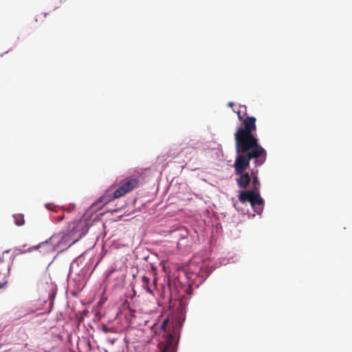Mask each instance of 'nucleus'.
I'll use <instances>...</instances> for the list:
<instances>
[{"mask_svg":"<svg viewBox=\"0 0 352 352\" xmlns=\"http://www.w3.org/2000/svg\"><path fill=\"white\" fill-rule=\"evenodd\" d=\"M85 222L82 220L74 221L68 224L65 231L52 235L49 239L41 243L36 248H46L45 252H53L59 248L63 242L69 239L73 241L68 245L69 247L77 241L85 233Z\"/></svg>","mask_w":352,"mask_h":352,"instance_id":"f257e3e1","label":"nucleus"},{"mask_svg":"<svg viewBox=\"0 0 352 352\" xmlns=\"http://www.w3.org/2000/svg\"><path fill=\"white\" fill-rule=\"evenodd\" d=\"M241 148L237 150L236 146V157L234 163L235 174H241L250 166V162L254 159L256 166L263 165L266 161L267 152L262 146H252L248 148L246 144H241Z\"/></svg>","mask_w":352,"mask_h":352,"instance_id":"f03ea898","label":"nucleus"},{"mask_svg":"<svg viewBox=\"0 0 352 352\" xmlns=\"http://www.w3.org/2000/svg\"><path fill=\"white\" fill-rule=\"evenodd\" d=\"M243 124L244 128L239 127L234 133L237 150L241 148V144H246L248 148H252V146H261L258 143V139L253 134L256 129V118L254 116L248 117L243 120Z\"/></svg>","mask_w":352,"mask_h":352,"instance_id":"7ed1b4c3","label":"nucleus"},{"mask_svg":"<svg viewBox=\"0 0 352 352\" xmlns=\"http://www.w3.org/2000/svg\"><path fill=\"white\" fill-rule=\"evenodd\" d=\"M252 178V188L246 191H241L239 199L243 204L250 202L253 210L257 214H261L264 208V200L260 194L261 183L258 175Z\"/></svg>","mask_w":352,"mask_h":352,"instance_id":"20e7f679","label":"nucleus"},{"mask_svg":"<svg viewBox=\"0 0 352 352\" xmlns=\"http://www.w3.org/2000/svg\"><path fill=\"white\" fill-rule=\"evenodd\" d=\"M140 180L136 177L126 178L122 182L121 186L113 192L111 195L109 192L101 196L96 202L92 204V208L100 207L99 205L107 204L113 199H117L124 196L134 188H137L139 185Z\"/></svg>","mask_w":352,"mask_h":352,"instance_id":"39448f33","label":"nucleus"},{"mask_svg":"<svg viewBox=\"0 0 352 352\" xmlns=\"http://www.w3.org/2000/svg\"><path fill=\"white\" fill-rule=\"evenodd\" d=\"M211 256L212 250L210 249L206 250V253L201 256L203 257L202 261L204 263L201 266L199 265V277L201 276V278H204L201 281H199V285H201L212 272V263L210 261Z\"/></svg>","mask_w":352,"mask_h":352,"instance_id":"423d86ee","label":"nucleus"},{"mask_svg":"<svg viewBox=\"0 0 352 352\" xmlns=\"http://www.w3.org/2000/svg\"><path fill=\"white\" fill-rule=\"evenodd\" d=\"M124 280V276L120 270H112L109 272L106 277L107 284H113V287H118L122 285Z\"/></svg>","mask_w":352,"mask_h":352,"instance_id":"0eeeda50","label":"nucleus"},{"mask_svg":"<svg viewBox=\"0 0 352 352\" xmlns=\"http://www.w3.org/2000/svg\"><path fill=\"white\" fill-rule=\"evenodd\" d=\"M236 175H239V177L236 179V182L239 187L241 188H247L250 183V175L249 173L247 172H243V173Z\"/></svg>","mask_w":352,"mask_h":352,"instance_id":"6e6552de","label":"nucleus"},{"mask_svg":"<svg viewBox=\"0 0 352 352\" xmlns=\"http://www.w3.org/2000/svg\"><path fill=\"white\" fill-rule=\"evenodd\" d=\"M10 261H5L3 258H0V274L6 276L10 274Z\"/></svg>","mask_w":352,"mask_h":352,"instance_id":"1a4fd4ad","label":"nucleus"},{"mask_svg":"<svg viewBox=\"0 0 352 352\" xmlns=\"http://www.w3.org/2000/svg\"><path fill=\"white\" fill-rule=\"evenodd\" d=\"M14 223L16 226H21L25 223L24 216L22 214H16L13 215Z\"/></svg>","mask_w":352,"mask_h":352,"instance_id":"9d476101","label":"nucleus"},{"mask_svg":"<svg viewBox=\"0 0 352 352\" xmlns=\"http://www.w3.org/2000/svg\"><path fill=\"white\" fill-rule=\"evenodd\" d=\"M150 279L146 276H143L142 277V287L146 289V291L149 293H152V290L148 287Z\"/></svg>","mask_w":352,"mask_h":352,"instance_id":"9b49d317","label":"nucleus"},{"mask_svg":"<svg viewBox=\"0 0 352 352\" xmlns=\"http://www.w3.org/2000/svg\"><path fill=\"white\" fill-rule=\"evenodd\" d=\"M45 207L49 210H54V212H57L56 206H53L52 204H46Z\"/></svg>","mask_w":352,"mask_h":352,"instance_id":"f8f14e48","label":"nucleus"},{"mask_svg":"<svg viewBox=\"0 0 352 352\" xmlns=\"http://www.w3.org/2000/svg\"><path fill=\"white\" fill-rule=\"evenodd\" d=\"M167 158H168V154L158 157L157 160V162H162L167 160Z\"/></svg>","mask_w":352,"mask_h":352,"instance_id":"ddd939ff","label":"nucleus"},{"mask_svg":"<svg viewBox=\"0 0 352 352\" xmlns=\"http://www.w3.org/2000/svg\"><path fill=\"white\" fill-rule=\"evenodd\" d=\"M255 175H258V170L257 169H252V171H251V176H250V178L251 177H254V176Z\"/></svg>","mask_w":352,"mask_h":352,"instance_id":"4468645a","label":"nucleus"},{"mask_svg":"<svg viewBox=\"0 0 352 352\" xmlns=\"http://www.w3.org/2000/svg\"><path fill=\"white\" fill-rule=\"evenodd\" d=\"M64 219V215H59L56 217H55V220L57 221H60Z\"/></svg>","mask_w":352,"mask_h":352,"instance_id":"2eb2a0df","label":"nucleus"},{"mask_svg":"<svg viewBox=\"0 0 352 352\" xmlns=\"http://www.w3.org/2000/svg\"><path fill=\"white\" fill-rule=\"evenodd\" d=\"M7 284V281H4L3 283L0 282V289L3 288Z\"/></svg>","mask_w":352,"mask_h":352,"instance_id":"dca6fc26","label":"nucleus"},{"mask_svg":"<svg viewBox=\"0 0 352 352\" xmlns=\"http://www.w3.org/2000/svg\"><path fill=\"white\" fill-rule=\"evenodd\" d=\"M237 115H238L239 119L240 120H242V116H241L240 111H238V112H237Z\"/></svg>","mask_w":352,"mask_h":352,"instance_id":"f3484780","label":"nucleus"},{"mask_svg":"<svg viewBox=\"0 0 352 352\" xmlns=\"http://www.w3.org/2000/svg\"><path fill=\"white\" fill-rule=\"evenodd\" d=\"M233 105H234V102H230L228 103V106H230V107H232Z\"/></svg>","mask_w":352,"mask_h":352,"instance_id":"a211bd4d","label":"nucleus"},{"mask_svg":"<svg viewBox=\"0 0 352 352\" xmlns=\"http://www.w3.org/2000/svg\"><path fill=\"white\" fill-rule=\"evenodd\" d=\"M210 244H212V239L210 241Z\"/></svg>","mask_w":352,"mask_h":352,"instance_id":"6ab92c4d","label":"nucleus"}]
</instances>
